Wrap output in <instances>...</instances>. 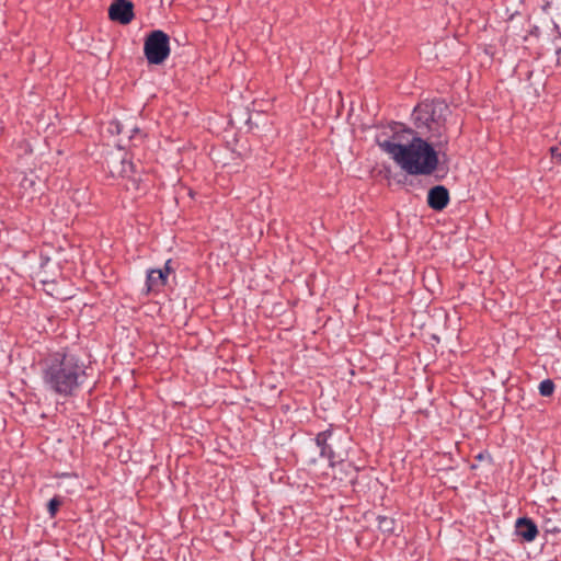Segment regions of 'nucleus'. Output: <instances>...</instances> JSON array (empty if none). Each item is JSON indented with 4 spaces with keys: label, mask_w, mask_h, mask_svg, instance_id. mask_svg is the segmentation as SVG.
<instances>
[{
    "label": "nucleus",
    "mask_w": 561,
    "mask_h": 561,
    "mask_svg": "<svg viewBox=\"0 0 561 561\" xmlns=\"http://www.w3.org/2000/svg\"><path fill=\"white\" fill-rule=\"evenodd\" d=\"M170 273L169 262H167L164 270H151L147 276L148 290H154L163 286Z\"/></svg>",
    "instance_id": "9"
},
{
    "label": "nucleus",
    "mask_w": 561,
    "mask_h": 561,
    "mask_svg": "<svg viewBox=\"0 0 561 561\" xmlns=\"http://www.w3.org/2000/svg\"><path fill=\"white\" fill-rule=\"evenodd\" d=\"M61 505V500L60 497L58 496H55L53 497L49 502H48V505H47V511L50 515V517H55V515L57 514L59 507Z\"/></svg>",
    "instance_id": "12"
},
{
    "label": "nucleus",
    "mask_w": 561,
    "mask_h": 561,
    "mask_svg": "<svg viewBox=\"0 0 561 561\" xmlns=\"http://www.w3.org/2000/svg\"><path fill=\"white\" fill-rule=\"evenodd\" d=\"M516 534L522 537L525 541H534L538 535V528L536 524L526 517L518 518L515 524Z\"/></svg>",
    "instance_id": "8"
},
{
    "label": "nucleus",
    "mask_w": 561,
    "mask_h": 561,
    "mask_svg": "<svg viewBox=\"0 0 561 561\" xmlns=\"http://www.w3.org/2000/svg\"><path fill=\"white\" fill-rule=\"evenodd\" d=\"M42 377L47 389L67 397L84 382L85 370L77 356L57 352L43 362Z\"/></svg>",
    "instance_id": "2"
},
{
    "label": "nucleus",
    "mask_w": 561,
    "mask_h": 561,
    "mask_svg": "<svg viewBox=\"0 0 561 561\" xmlns=\"http://www.w3.org/2000/svg\"><path fill=\"white\" fill-rule=\"evenodd\" d=\"M448 111V107L444 103H433L424 105L420 112L425 115L424 119L426 123L430 121L437 125V128H433L432 125L428 124V128L434 133L435 136L440 137L444 133V129L440 125V119L443 117V113Z\"/></svg>",
    "instance_id": "5"
},
{
    "label": "nucleus",
    "mask_w": 561,
    "mask_h": 561,
    "mask_svg": "<svg viewBox=\"0 0 561 561\" xmlns=\"http://www.w3.org/2000/svg\"><path fill=\"white\" fill-rule=\"evenodd\" d=\"M552 160L557 163H561V141L560 146L551 147L550 148Z\"/></svg>",
    "instance_id": "13"
},
{
    "label": "nucleus",
    "mask_w": 561,
    "mask_h": 561,
    "mask_svg": "<svg viewBox=\"0 0 561 561\" xmlns=\"http://www.w3.org/2000/svg\"><path fill=\"white\" fill-rule=\"evenodd\" d=\"M332 432L330 430L320 432L316 436V444L320 448V455L327 458L331 467H334L339 462H343L346 457V451H334L328 444V439L331 437Z\"/></svg>",
    "instance_id": "4"
},
{
    "label": "nucleus",
    "mask_w": 561,
    "mask_h": 561,
    "mask_svg": "<svg viewBox=\"0 0 561 561\" xmlns=\"http://www.w3.org/2000/svg\"><path fill=\"white\" fill-rule=\"evenodd\" d=\"M378 528L385 534H393L396 530V520L388 516H378Z\"/></svg>",
    "instance_id": "10"
},
{
    "label": "nucleus",
    "mask_w": 561,
    "mask_h": 561,
    "mask_svg": "<svg viewBox=\"0 0 561 561\" xmlns=\"http://www.w3.org/2000/svg\"><path fill=\"white\" fill-rule=\"evenodd\" d=\"M128 169H131V164L129 162L122 161V169L118 171V174L122 176L127 175Z\"/></svg>",
    "instance_id": "14"
},
{
    "label": "nucleus",
    "mask_w": 561,
    "mask_h": 561,
    "mask_svg": "<svg viewBox=\"0 0 561 561\" xmlns=\"http://www.w3.org/2000/svg\"><path fill=\"white\" fill-rule=\"evenodd\" d=\"M108 16L112 21L128 24L134 19V5L128 0H114L108 8Z\"/></svg>",
    "instance_id": "6"
},
{
    "label": "nucleus",
    "mask_w": 561,
    "mask_h": 561,
    "mask_svg": "<svg viewBox=\"0 0 561 561\" xmlns=\"http://www.w3.org/2000/svg\"><path fill=\"white\" fill-rule=\"evenodd\" d=\"M378 146L408 174L430 175L438 167V154L432 145L420 137H413L407 144L397 138L379 140Z\"/></svg>",
    "instance_id": "1"
},
{
    "label": "nucleus",
    "mask_w": 561,
    "mask_h": 561,
    "mask_svg": "<svg viewBox=\"0 0 561 561\" xmlns=\"http://www.w3.org/2000/svg\"><path fill=\"white\" fill-rule=\"evenodd\" d=\"M449 203V192L443 185L431 188L427 193V204L434 210H443Z\"/></svg>",
    "instance_id": "7"
},
{
    "label": "nucleus",
    "mask_w": 561,
    "mask_h": 561,
    "mask_svg": "<svg viewBox=\"0 0 561 561\" xmlns=\"http://www.w3.org/2000/svg\"><path fill=\"white\" fill-rule=\"evenodd\" d=\"M554 391V383L550 379H545L539 383V393L542 397H549Z\"/></svg>",
    "instance_id": "11"
},
{
    "label": "nucleus",
    "mask_w": 561,
    "mask_h": 561,
    "mask_svg": "<svg viewBox=\"0 0 561 561\" xmlns=\"http://www.w3.org/2000/svg\"><path fill=\"white\" fill-rule=\"evenodd\" d=\"M144 53L149 64L160 65L170 55V39L163 31H152L144 44Z\"/></svg>",
    "instance_id": "3"
}]
</instances>
